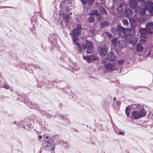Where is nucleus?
I'll list each match as a JSON object with an SVG mask.
<instances>
[{"label": "nucleus", "instance_id": "nucleus-49", "mask_svg": "<svg viewBox=\"0 0 153 153\" xmlns=\"http://www.w3.org/2000/svg\"><path fill=\"white\" fill-rule=\"evenodd\" d=\"M117 104H118L119 105H120V104L119 102H117Z\"/></svg>", "mask_w": 153, "mask_h": 153}, {"label": "nucleus", "instance_id": "nucleus-35", "mask_svg": "<svg viewBox=\"0 0 153 153\" xmlns=\"http://www.w3.org/2000/svg\"><path fill=\"white\" fill-rule=\"evenodd\" d=\"M65 21L66 22L68 23L69 21V16H66L64 18Z\"/></svg>", "mask_w": 153, "mask_h": 153}, {"label": "nucleus", "instance_id": "nucleus-40", "mask_svg": "<svg viewBox=\"0 0 153 153\" xmlns=\"http://www.w3.org/2000/svg\"><path fill=\"white\" fill-rule=\"evenodd\" d=\"M81 1V3L83 5H86L87 3V0H80Z\"/></svg>", "mask_w": 153, "mask_h": 153}, {"label": "nucleus", "instance_id": "nucleus-38", "mask_svg": "<svg viewBox=\"0 0 153 153\" xmlns=\"http://www.w3.org/2000/svg\"><path fill=\"white\" fill-rule=\"evenodd\" d=\"M118 63L119 65H121L124 62L123 60L120 59L118 61Z\"/></svg>", "mask_w": 153, "mask_h": 153}, {"label": "nucleus", "instance_id": "nucleus-12", "mask_svg": "<svg viewBox=\"0 0 153 153\" xmlns=\"http://www.w3.org/2000/svg\"><path fill=\"white\" fill-rule=\"evenodd\" d=\"M137 6V1L135 0H132L130 1L129 6L132 8H134Z\"/></svg>", "mask_w": 153, "mask_h": 153}, {"label": "nucleus", "instance_id": "nucleus-29", "mask_svg": "<svg viewBox=\"0 0 153 153\" xmlns=\"http://www.w3.org/2000/svg\"><path fill=\"white\" fill-rule=\"evenodd\" d=\"M91 15H95L97 16H99V14L98 13V11L97 10L93 11L91 13Z\"/></svg>", "mask_w": 153, "mask_h": 153}, {"label": "nucleus", "instance_id": "nucleus-46", "mask_svg": "<svg viewBox=\"0 0 153 153\" xmlns=\"http://www.w3.org/2000/svg\"><path fill=\"white\" fill-rule=\"evenodd\" d=\"M39 140H40V139H42V136H41V135H39Z\"/></svg>", "mask_w": 153, "mask_h": 153}, {"label": "nucleus", "instance_id": "nucleus-22", "mask_svg": "<svg viewBox=\"0 0 153 153\" xmlns=\"http://www.w3.org/2000/svg\"><path fill=\"white\" fill-rule=\"evenodd\" d=\"M130 23L132 27H134L136 26V22L133 19H131L130 20Z\"/></svg>", "mask_w": 153, "mask_h": 153}, {"label": "nucleus", "instance_id": "nucleus-20", "mask_svg": "<svg viewBox=\"0 0 153 153\" xmlns=\"http://www.w3.org/2000/svg\"><path fill=\"white\" fill-rule=\"evenodd\" d=\"M126 16H131L133 14V11L130 8H128L126 10Z\"/></svg>", "mask_w": 153, "mask_h": 153}, {"label": "nucleus", "instance_id": "nucleus-14", "mask_svg": "<svg viewBox=\"0 0 153 153\" xmlns=\"http://www.w3.org/2000/svg\"><path fill=\"white\" fill-rule=\"evenodd\" d=\"M58 38V37L56 35L55 33H53L50 34V36L48 37V39L49 41H51V42H53V41H52V40L57 39Z\"/></svg>", "mask_w": 153, "mask_h": 153}, {"label": "nucleus", "instance_id": "nucleus-60", "mask_svg": "<svg viewBox=\"0 0 153 153\" xmlns=\"http://www.w3.org/2000/svg\"><path fill=\"white\" fill-rule=\"evenodd\" d=\"M18 123H17V125H18Z\"/></svg>", "mask_w": 153, "mask_h": 153}, {"label": "nucleus", "instance_id": "nucleus-18", "mask_svg": "<svg viewBox=\"0 0 153 153\" xmlns=\"http://www.w3.org/2000/svg\"><path fill=\"white\" fill-rule=\"evenodd\" d=\"M146 28L148 30H152L153 29V23L152 22L147 23L146 25Z\"/></svg>", "mask_w": 153, "mask_h": 153}, {"label": "nucleus", "instance_id": "nucleus-55", "mask_svg": "<svg viewBox=\"0 0 153 153\" xmlns=\"http://www.w3.org/2000/svg\"><path fill=\"white\" fill-rule=\"evenodd\" d=\"M32 28L33 29L34 28V27H32Z\"/></svg>", "mask_w": 153, "mask_h": 153}, {"label": "nucleus", "instance_id": "nucleus-54", "mask_svg": "<svg viewBox=\"0 0 153 153\" xmlns=\"http://www.w3.org/2000/svg\"><path fill=\"white\" fill-rule=\"evenodd\" d=\"M37 67H38V68H40L39 66H38Z\"/></svg>", "mask_w": 153, "mask_h": 153}, {"label": "nucleus", "instance_id": "nucleus-45", "mask_svg": "<svg viewBox=\"0 0 153 153\" xmlns=\"http://www.w3.org/2000/svg\"><path fill=\"white\" fill-rule=\"evenodd\" d=\"M62 120H65V119H66V120H67V119H66V116H63V115H62Z\"/></svg>", "mask_w": 153, "mask_h": 153}, {"label": "nucleus", "instance_id": "nucleus-58", "mask_svg": "<svg viewBox=\"0 0 153 153\" xmlns=\"http://www.w3.org/2000/svg\"><path fill=\"white\" fill-rule=\"evenodd\" d=\"M43 114H45V112L43 113Z\"/></svg>", "mask_w": 153, "mask_h": 153}, {"label": "nucleus", "instance_id": "nucleus-39", "mask_svg": "<svg viewBox=\"0 0 153 153\" xmlns=\"http://www.w3.org/2000/svg\"><path fill=\"white\" fill-rule=\"evenodd\" d=\"M82 28V27L81 25L80 24H78L77 25L75 29H77L80 30H81Z\"/></svg>", "mask_w": 153, "mask_h": 153}, {"label": "nucleus", "instance_id": "nucleus-62", "mask_svg": "<svg viewBox=\"0 0 153 153\" xmlns=\"http://www.w3.org/2000/svg\"><path fill=\"white\" fill-rule=\"evenodd\" d=\"M102 0H100L101 1H102Z\"/></svg>", "mask_w": 153, "mask_h": 153}, {"label": "nucleus", "instance_id": "nucleus-5", "mask_svg": "<svg viewBox=\"0 0 153 153\" xmlns=\"http://www.w3.org/2000/svg\"><path fill=\"white\" fill-rule=\"evenodd\" d=\"M98 49L99 53L102 56L105 55L107 53V50L105 45H100L98 46Z\"/></svg>", "mask_w": 153, "mask_h": 153}, {"label": "nucleus", "instance_id": "nucleus-10", "mask_svg": "<svg viewBox=\"0 0 153 153\" xmlns=\"http://www.w3.org/2000/svg\"><path fill=\"white\" fill-rule=\"evenodd\" d=\"M81 30L77 29H74L72 31V35L71 36L73 39H77V36L80 35Z\"/></svg>", "mask_w": 153, "mask_h": 153}, {"label": "nucleus", "instance_id": "nucleus-32", "mask_svg": "<svg viewBox=\"0 0 153 153\" xmlns=\"http://www.w3.org/2000/svg\"><path fill=\"white\" fill-rule=\"evenodd\" d=\"M49 148H50V149H49V151H50L51 153H55V146L51 147Z\"/></svg>", "mask_w": 153, "mask_h": 153}, {"label": "nucleus", "instance_id": "nucleus-17", "mask_svg": "<svg viewBox=\"0 0 153 153\" xmlns=\"http://www.w3.org/2000/svg\"><path fill=\"white\" fill-rule=\"evenodd\" d=\"M143 47L142 45L141 44L138 43L137 44L136 46V50L138 52L142 51L143 50Z\"/></svg>", "mask_w": 153, "mask_h": 153}, {"label": "nucleus", "instance_id": "nucleus-23", "mask_svg": "<svg viewBox=\"0 0 153 153\" xmlns=\"http://www.w3.org/2000/svg\"><path fill=\"white\" fill-rule=\"evenodd\" d=\"M100 10L103 14H107V13L106 10L101 6H100Z\"/></svg>", "mask_w": 153, "mask_h": 153}, {"label": "nucleus", "instance_id": "nucleus-9", "mask_svg": "<svg viewBox=\"0 0 153 153\" xmlns=\"http://www.w3.org/2000/svg\"><path fill=\"white\" fill-rule=\"evenodd\" d=\"M145 8L146 10H148L149 12H151L153 10V3L150 1L145 3L144 4Z\"/></svg>", "mask_w": 153, "mask_h": 153}, {"label": "nucleus", "instance_id": "nucleus-30", "mask_svg": "<svg viewBox=\"0 0 153 153\" xmlns=\"http://www.w3.org/2000/svg\"><path fill=\"white\" fill-rule=\"evenodd\" d=\"M94 2V0H87V4L91 6L92 5Z\"/></svg>", "mask_w": 153, "mask_h": 153}, {"label": "nucleus", "instance_id": "nucleus-15", "mask_svg": "<svg viewBox=\"0 0 153 153\" xmlns=\"http://www.w3.org/2000/svg\"><path fill=\"white\" fill-rule=\"evenodd\" d=\"M144 105L142 104H138V105L134 104L131 105V107L134 109L138 108V109H140L144 107Z\"/></svg>", "mask_w": 153, "mask_h": 153}, {"label": "nucleus", "instance_id": "nucleus-26", "mask_svg": "<svg viewBox=\"0 0 153 153\" xmlns=\"http://www.w3.org/2000/svg\"><path fill=\"white\" fill-rule=\"evenodd\" d=\"M122 22L124 27H126L128 26L129 24L128 20L126 19H124L122 21Z\"/></svg>", "mask_w": 153, "mask_h": 153}, {"label": "nucleus", "instance_id": "nucleus-36", "mask_svg": "<svg viewBox=\"0 0 153 153\" xmlns=\"http://www.w3.org/2000/svg\"><path fill=\"white\" fill-rule=\"evenodd\" d=\"M95 31L94 28L92 27H91L89 29V31L91 34H94Z\"/></svg>", "mask_w": 153, "mask_h": 153}, {"label": "nucleus", "instance_id": "nucleus-13", "mask_svg": "<svg viewBox=\"0 0 153 153\" xmlns=\"http://www.w3.org/2000/svg\"><path fill=\"white\" fill-rule=\"evenodd\" d=\"M73 39V43L74 44V45L76 46L78 48V49L79 51H81V44L79 42L77 41L78 39H75L74 40V39Z\"/></svg>", "mask_w": 153, "mask_h": 153}, {"label": "nucleus", "instance_id": "nucleus-6", "mask_svg": "<svg viewBox=\"0 0 153 153\" xmlns=\"http://www.w3.org/2000/svg\"><path fill=\"white\" fill-rule=\"evenodd\" d=\"M117 63L116 62H113L111 63L110 62L107 63L105 64L104 67L109 71H113L115 70V66L116 65Z\"/></svg>", "mask_w": 153, "mask_h": 153}, {"label": "nucleus", "instance_id": "nucleus-19", "mask_svg": "<svg viewBox=\"0 0 153 153\" xmlns=\"http://www.w3.org/2000/svg\"><path fill=\"white\" fill-rule=\"evenodd\" d=\"M109 25V23L108 22L106 21L102 22L100 23V28L102 29L105 26H108Z\"/></svg>", "mask_w": 153, "mask_h": 153}, {"label": "nucleus", "instance_id": "nucleus-8", "mask_svg": "<svg viewBox=\"0 0 153 153\" xmlns=\"http://www.w3.org/2000/svg\"><path fill=\"white\" fill-rule=\"evenodd\" d=\"M86 44L87 45V53H91L93 51V48L92 42L88 40L86 41Z\"/></svg>", "mask_w": 153, "mask_h": 153}, {"label": "nucleus", "instance_id": "nucleus-28", "mask_svg": "<svg viewBox=\"0 0 153 153\" xmlns=\"http://www.w3.org/2000/svg\"><path fill=\"white\" fill-rule=\"evenodd\" d=\"M87 20L89 22L92 23L94 22V18L93 16H90L88 18Z\"/></svg>", "mask_w": 153, "mask_h": 153}, {"label": "nucleus", "instance_id": "nucleus-50", "mask_svg": "<svg viewBox=\"0 0 153 153\" xmlns=\"http://www.w3.org/2000/svg\"><path fill=\"white\" fill-rule=\"evenodd\" d=\"M150 53H149V54L147 55V56H148L149 55H150Z\"/></svg>", "mask_w": 153, "mask_h": 153}, {"label": "nucleus", "instance_id": "nucleus-27", "mask_svg": "<svg viewBox=\"0 0 153 153\" xmlns=\"http://www.w3.org/2000/svg\"><path fill=\"white\" fill-rule=\"evenodd\" d=\"M26 65H28L25 64L23 62H21V64L19 65H18V66H19L20 68H25V70H26L27 69V68L25 67Z\"/></svg>", "mask_w": 153, "mask_h": 153}, {"label": "nucleus", "instance_id": "nucleus-37", "mask_svg": "<svg viewBox=\"0 0 153 153\" xmlns=\"http://www.w3.org/2000/svg\"><path fill=\"white\" fill-rule=\"evenodd\" d=\"M3 87L6 89H8L9 88V86L6 83L4 84L3 85Z\"/></svg>", "mask_w": 153, "mask_h": 153}, {"label": "nucleus", "instance_id": "nucleus-7", "mask_svg": "<svg viewBox=\"0 0 153 153\" xmlns=\"http://www.w3.org/2000/svg\"><path fill=\"white\" fill-rule=\"evenodd\" d=\"M139 32L142 37L146 39L147 34H151L152 32L150 30H148L146 28H141L139 29Z\"/></svg>", "mask_w": 153, "mask_h": 153}, {"label": "nucleus", "instance_id": "nucleus-52", "mask_svg": "<svg viewBox=\"0 0 153 153\" xmlns=\"http://www.w3.org/2000/svg\"><path fill=\"white\" fill-rule=\"evenodd\" d=\"M105 62L104 61H102V63H104Z\"/></svg>", "mask_w": 153, "mask_h": 153}, {"label": "nucleus", "instance_id": "nucleus-41", "mask_svg": "<svg viewBox=\"0 0 153 153\" xmlns=\"http://www.w3.org/2000/svg\"><path fill=\"white\" fill-rule=\"evenodd\" d=\"M146 39H141L140 41V43H142V44H145L146 43Z\"/></svg>", "mask_w": 153, "mask_h": 153}, {"label": "nucleus", "instance_id": "nucleus-11", "mask_svg": "<svg viewBox=\"0 0 153 153\" xmlns=\"http://www.w3.org/2000/svg\"><path fill=\"white\" fill-rule=\"evenodd\" d=\"M107 58L108 60L111 62L117 60L116 56L113 53H110L108 54Z\"/></svg>", "mask_w": 153, "mask_h": 153}, {"label": "nucleus", "instance_id": "nucleus-47", "mask_svg": "<svg viewBox=\"0 0 153 153\" xmlns=\"http://www.w3.org/2000/svg\"><path fill=\"white\" fill-rule=\"evenodd\" d=\"M150 13V15L152 16H153V12H152V11L151 12H149Z\"/></svg>", "mask_w": 153, "mask_h": 153}, {"label": "nucleus", "instance_id": "nucleus-48", "mask_svg": "<svg viewBox=\"0 0 153 153\" xmlns=\"http://www.w3.org/2000/svg\"><path fill=\"white\" fill-rule=\"evenodd\" d=\"M40 14H39V15L40 16H41H41V13H40L39 12H38Z\"/></svg>", "mask_w": 153, "mask_h": 153}, {"label": "nucleus", "instance_id": "nucleus-56", "mask_svg": "<svg viewBox=\"0 0 153 153\" xmlns=\"http://www.w3.org/2000/svg\"><path fill=\"white\" fill-rule=\"evenodd\" d=\"M31 32L33 33V31H31Z\"/></svg>", "mask_w": 153, "mask_h": 153}, {"label": "nucleus", "instance_id": "nucleus-16", "mask_svg": "<svg viewBox=\"0 0 153 153\" xmlns=\"http://www.w3.org/2000/svg\"><path fill=\"white\" fill-rule=\"evenodd\" d=\"M119 48L120 49L123 50L125 47V42L121 40L118 42Z\"/></svg>", "mask_w": 153, "mask_h": 153}, {"label": "nucleus", "instance_id": "nucleus-31", "mask_svg": "<svg viewBox=\"0 0 153 153\" xmlns=\"http://www.w3.org/2000/svg\"><path fill=\"white\" fill-rule=\"evenodd\" d=\"M146 10L144 8V9H141L139 12V14L141 15H143L146 13Z\"/></svg>", "mask_w": 153, "mask_h": 153}, {"label": "nucleus", "instance_id": "nucleus-21", "mask_svg": "<svg viewBox=\"0 0 153 153\" xmlns=\"http://www.w3.org/2000/svg\"><path fill=\"white\" fill-rule=\"evenodd\" d=\"M90 61H98L99 58L96 55L93 54H91L90 55Z\"/></svg>", "mask_w": 153, "mask_h": 153}, {"label": "nucleus", "instance_id": "nucleus-51", "mask_svg": "<svg viewBox=\"0 0 153 153\" xmlns=\"http://www.w3.org/2000/svg\"><path fill=\"white\" fill-rule=\"evenodd\" d=\"M114 100H116V97H114Z\"/></svg>", "mask_w": 153, "mask_h": 153}, {"label": "nucleus", "instance_id": "nucleus-59", "mask_svg": "<svg viewBox=\"0 0 153 153\" xmlns=\"http://www.w3.org/2000/svg\"><path fill=\"white\" fill-rule=\"evenodd\" d=\"M149 0L150 1H152V0Z\"/></svg>", "mask_w": 153, "mask_h": 153}, {"label": "nucleus", "instance_id": "nucleus-42", "mask_svg": "<svg viewBox=\"0 0 153 153\" xmlns=\"http://www.w3.org/2000/svg\"><path fill=\"white\" fill-rule=\"evenodd\" d=\"M139 2L143 3L145 2V0H137Z\"/></svg>", "mask_w": 153, "mask_h": 153}, {"label": "nucleus", "instance_id": "nucleus-24", "mask_svg": "<svg viewBox=\"0 0 153 153\" xmlns=\"http://www.w3.org/2000/svg\"><path fill=\"white\" fill-rule=\"evenodd\" d=\"M130 108L129 106H128L126 107L125 110L126 113L128 117L129 115L130 112Z\"/></svg>", "mask_w": 153, "mask_h": 153}, {"label": "nucleus", "instance_id": "nucleus-63", "mask_svg": "<svg viewBox=\"0 0 153 153\" xmlns=\"http://www.w3.org/2000/svg\"><path fill=\"white\" fill-rule=\"evenodd\" d=\"M152 116H153V114L152 115Z\"/></svg>", "mask_w": 153, "mask_h": 153}, {"label": "nucleus", "instance_id": "nucleus-1", "mask_svg": "<svg viewBox=\"0 0 153 153\" xmlns=\"http://www.w3.org/2000/svg\"><path fill=\"white\" fill-rule=\"evenodd\" d=\"M128 29L124 28L118 25L116 27H113L112 30L115 34L119 35L122 33L126 35H131L135 33V32L133 30H128Z\"/></svg>", "mask_w": 153, "mask_h": 153}, {"label": "nucleus", "instance_id": "nucleus-53", "mask_svg": "<svg viewBox=\"0 0 153 153\" xmlns=\"http://www.w3.org/2000/svg\"><path fill=\"white\" fill-rule=\"evenodd\" d=\"M16 123H17V122H15L14 123V124H16Z\"/></svg>", "mask_w": 153, "mask_h": 153}, {"label": "nucleus", "instance_id": "nucleus-61", "mask_svg": "<svg viewBox=\"0 0 153 153\" xmlns=\"http://www.w3.org/2000/svg\"><path fill=\"white\" fill-rule=\"evenodd\" d=\"M65 143H66V144H67V142H65Z\"/></svg>", "mask_w": 153, "mask_h": 153}, {"label": "nucleus", "instance_id": "nucleus-34", "mask_svg": "<svg viewBox=\"0 0 153 153\" xmlns=\"http://www.w3.org/2000/svg\"><path fill=\"white\" fill-rule=\"evenodd\" d=\"M87 45L86 43L85 44H83L82 45L81 47V50L82 49V50H84L85 49H86L87 48Z\"/></svg>", "mask_w": 153, "mask_h": 153}, {"label": "nucleus", "instance_id": "nucleus-43", "mask_svg": "<svg viewBox=\"0 0 153 153\" xmlns=\"http://www.w3.org/2000/svg\"><path fill=\"white\" fill-rule=\"evenodd\" d=\"M124 133H125L124 132H119L117 133V134H121V135H124Z\"/></svg>", "mask_w": 153, "mask_h": 153}, {"label": "nucleus", "instance_id": "nucleus-3", "mask_svg": "<svg viewBox=\"0 0 153 153\" xmlns=\"http://www.w3.org/2000/svg\"><path fill=\"white\" fill-rule=\"evenodd\" d=\"M49 137L46 136L44 139V141L46 146L45 147V150H49V149L51 147L55 145L54 143V140L52 137H50L48 138Z\"/></svg>", "mask_w": 153, "mask_h": 153}, {"label": "nucleus", "instance_id": "nucleus-25", "mask_svg": "<svg viewBox=\"0 0 153 153\" xmlns=\"http://www.w3.org/2000/svg\"><path fill=\"white\" fill-rule=\"evenodd\" d=\"M117 39L116 37L114 38L111 40V42L114 46H115L116 45Z\"/></svg>", "mask_w": 153, "mask_h": 153}, {"label": "nucleus", "instance_id": "nucleus-4", "mask_svg": "<svg viewBox=\"0 0 153 153\" xmlns=\"http://www.w3.org/2000/svg\"><path fill=\"white\" fill-rule=\"evenodd\" d=\"M28 99H26L25 100H23L22 101L24 102L29 107L31 108H33L38 110L39 109L38 105H37L34 102H32L29 100H28Z\"/></svg>", "mask_w": 153, "mask_h": 153}, {"label": "nucleus", "instance_id": "nucleus-57", "mask_svg": "<svg viewBox=\"0 0 153 153\" xmlns=\"http://www.w3.org/2000/svg\"><path fill=\"white\" fill-rule=\"evenodd\" d=\"M2 7H0V8H2Z\"/></svg>", "mask_w": 153, "mask_h": 153}, {"label": "nucleus", "instance_id": "nucleus-44", "mask_svg": "<svg viewBox=\"0 0 153 153\" xmlns=\"http://www.w3.org/2000/svg\"><path fill=\"white\" fill-rule=\"evenodd\" d=\"M122 7H123L122 5V4L120 5H119V7L117 8V9H118L120 8H121L122 9V10H123Z\"/></svg>", "mask_w": 153, "mask_h": 153}, {"label": "nucleus", "instance_id": "nucleus-2", "mask_svg": "<svg viewBox=\"0 0 153 153\" xmlns=\"http://www.w3.org/2000/svg\"><path fill=\"white\" fill-rule=\"evenodd\" d=\"M147 111L144 107L133 111L131 112V117L130 118L133 120H138L146 116Z\"/></svg>", "mask_w": 153, "mask_h": 153}, {"label": "nucleus", "instance_id": "nucleus-33", "mask_svg": "<svg viewBox=\"0 0 153 153\" xmlns=\"http://www.w3.org/2000/svg\"><path fill=\"white\" fill-rule=\"evenodd\" d=\"M90 55L89 56H85L83 57V59L86 60L88 62H89L90 61Z\"/></svg>", "mask_w": 153, "mask_h": 153}]
</instances>
